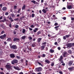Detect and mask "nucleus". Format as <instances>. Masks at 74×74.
<instances>
[{
	"instance_id": "f257e3e1",
	"label": "nucleus",
	"mask_w": 74,
	"mask_h": 74,
	"mask_svg": "<svg viewBox=\"0 0 74 74\" xmlns=\"http://www.w3.org/2000/svg\"><path fill=\"white\" fill-rule=\"evenodd\" d=\"M63 57L62 56H61L60 58L58 59V60H59V62H60L61 63H64V62H63Z\"/></svg>"
},
{
	"instance_id": "f03ea898",
	"label": "nucleus",
	"mask_w": 74,
	"mask_h": 74,
	"mask_svg": "<svg viewBox=\"0 0 74 74\" xmlns=\"http://www.w3.org/2000/svg\"><path fill=\"white\" fill-rule=\"evenodd\" d=\"M5 67L6 69H10L11 68V64L9 63H7V64L6 65Z\"/></svg>"
},
{
	"instance_id": "7ed1b4c3",
	"label": "nucleus",
	"mask_w": 74,
	"mask_h": 74,
	"mask_svg": "<svg viewBox=\"0 0 74 74\" xmlns=\"http://www.w3.org/2000/svg\"><path fill=\"white\" fill-rule=\"evenodd\" d=\"M62 55L64 58H66L69 55V54L67 53V52H64L63 53Z\"/></svg>"
},
{
	"instance_id": "20e7f679",
	"label": "nucleus",
	"mask_w": 74,
	"mask_h": 74,
	"mask_svg": "<svg viewBox=\"0 0 74 74\" xmlns=\"http://www.w3.org/2000/svg\"><path fill=\"white\" fill-rule=\"evenodd\" d=\"M11 63L12 64H16V63H18V60L16 59L12 61Z\"/></svg>"
},
{
	"instance_id": "39448f33",
	"label": "nucleus",
	"mask_w": 74,
	"mask_h": 74,
	"mask_svg": "<svg viewBox=\"0 0 74 74\" xmlns=\"http://www.w3.org/2000/svg\"><path fill=\"white\" fill-rule=\"evenodd\" d=\"M10 47L12 49H17V46L16 45H13Z\"/></svg>"
},
{
	"instance_id": "423d86ee",
	"label": "nucleus",
	"mask_w": 74,
	"mask_h": 74,
	"mask_svg": "<svg viewBox=\"0 0 74 74\" xmlns=\"http://www.w3.org/2000/svg\"><path fill=\"white\" fill-rule=\"evenodd\" d=\"M36 69L37 72H40V71H41V70H42V68L41 67H39L36 68Z\"/></svg>"
},
{
	"instance_id": "0eeeda50",
	"label": "nucleus",
	"mask_w": 74,
	"mask_h": 74,
	"mask_svg": "<svg viewBox=\"0 0 74 74\" xmlns=\"http://www.w3.org/2000/svg\"><path fill=\"white\" fill-rule=\"evenodd\" d=\"M5 37H6V34H4L3 35H1L0 36V38L2 40L3 39H4V38H5Z\"/></svg>"
},
{
	"instance_id": "6e6552de",
	"label": "nucleus",
	"mask_w": 74,
	"mask_h": 74,
	"mask_svg": "<svg viewBox=\"0 0 74 74\" xmlns=\"http://www.w3.org/2000/svg\"><path fill=\"white\" fill-rule=\"evenodd\" d=\"M13 41H17V42H18V41H19L20 40L19 38H14V39L13 40Z\"/></svg>"
},
{
	"instance_id": "1a4fd4ad",
	"label": "nucleus",
	"mask_w": 74,
	"mask_h": 74,
	"mask_svg": "<svg viewBox=\"0 0 74 74\" xmlns=\"http://www.w3.org/2000/svg\"><path fill=\"white\" fill-rule=\"evenodd\" d=\"M73 63V61L71 60H70L69 62L68 63V64L69 66H71Z\"/></svg>"
},
{
	"instance_id": "9d476101",
	"label": "nucleus",
	"mask_w": 74,
	"mask_h": 74,
	"mask_svg": "<svg viewBox=\"0 0 74 74\" xmlns=\"http://www.w3.org/2000/svg\"><path fill=\"white\" fill-rule=\"evenodd\" d=\"M68 70L69 71H72L74 70V67H70L68 69Z\"/></svg>"
},
{
	"instance_id": "9b49d317",
	"label": "nucleus",
	"mask_w": 74,
	"mask_h": 74,
	"mask_svg": "<svg viewBox=\"0 0 74 74\" xmlns=\"http://www.w3.org/2000/svg\"><path fill=\"white\" fill-rule=\"evenodd\" d=\"M29 50H30L29 48L27 49H26L24 50L23 51L25 53H29Z\"/></svg>"
},
{
	"instance_id": "f8f14e48",
	"label": "nucleus",
	"mask_w": 74,
	"mask_h": 74,
	"mask_svg": "<svg viewBox=\"0 0 74 74\" xmlns=\"http://www.w3.org/2000/svg\"><path fill=\"white\" fill-rule=\"evenodd\" d=\"M10 56L11 58H14L15 56V54L13 53L10 54Z\"/></svg>"
},
{
	"instance_id": "ddd939ff",
	"label": "nucleus",
	"mask_w": 74,
	"mask_h": 74,
	"mask_svg": "<svg viewBox=\"0 0 74 74\" xmlns=\"http://www.w3.org/2000/svg\"><path fill=\"white\" fill-rule=\"evenodd\" d=\"M73 46L72 43H69L67 44V47H71Z\"/></svg>"
},
{
	"instance_id": "4468645a",
	"label": "nucleus",
	"mask_w": 74,
	"mask_h": 74,
	"mask_svg": "<svg viewBox=\"0 0 74 74\" xmlns=\"http://www.w3.org/2000/svg\"><path fill=\"white\" fill-rule=\"evenodd\" d=\"M13 68L14 69H15L16 70H20V69H19V68L18 66H13Z\"/></svg>"
},
{
	"instance_id": "2eb2a0df",
	"label": "nucleus",
	"mask_w": 74,
	"mask_h": 74,
	"mask_svg": "<svg viewBox=\"0 0 74 74\" xmlns=\"http://www.w3.org/2000/svg\"><path fill=\"white\" fill-rule=\"evenodd\" d=\"M44 48H45V46H41L40 48V50L41 51H42L44 49Z\"/></svg>"
},
{
	"instance_id": "dca6fc26",
	"label": "nucleus",
	"mask_w": 74,
	"mask_h": 74,
	"mask_svg": "<svg viewBox=\"0 0 74 74\" xmlns=\"http://www.w3.org/2000/svg\"><path fill=\"white\" fill-rule=\"evenodd\" d=\"M38 28H35L34 30V33H36L37 32V31H38Z\"/></svg>"
},
{
	"instance_id": "f3484780",
	"label": "nucleus",
	"mask_w": 74,
	"mask_h": 74,
	"mask_svg": "<svg viewBox=\"0 0 74 74\" xmlns=\"http://www.w3.org/2000/svg\"><path fill=\"white\" fill-rule=\"evenodd\" d=\"M59 26H58L55 27L54 28L55 29L56 31H58V30H59V28H59Z\"/></svg>"
},
{
	"instance_id": "a211bd4d",
	"label": "nucleus",
	"mask_w": 74,
	"mask_h": 74,
	"mask_svg": "<svg viewBox=\"0 0 74 74\" xmlns=\"http://www.w3.org/2000/svg\"><path fill=\"white\" fill-rule=\"evenodd\" d=\"M45 62L47 63H48V64H49L50 63V61L48 60H45Z\"/></svg>"
},
{
	"instance_id": "6ab92c4d",
	"label": "nucleus",
	"mask_w": 74,
	"mask_h": 74,
	"mask_svg": "<svg viewBox=\"0 0 74 74\" xmlns=\"http://www.w3.org/2000/svg\"><path fill=\"white\" fill-rule=\"evenodd\" d=\"M26 8V5L25 4H24L23 5V7H22V10H25Z\"/></svg>"
},
{
	"instance_id": "aec40b11",
	"label": "nucleus",
	"mask_w": 74,
	"mask_h": 74,
	"mask_svg": "<svg viewBox=\"0 0 74 74\" xmlns=\"http://www.w3.org/2000/svg\"><path fill=\"white\" fill-rule=\"evenodd\" d=\"M42 12H43L44 14H46L47 10H46L45 9H43L42 10Z\"/></svg>"
},
{
	"instance_id": "412c9836",
	"label": "nucleus",
	"mask_w": 74,
	"mask_h": 74,
	"mask_svg": "<svg viewBox=\"0 0 74 74\" xmlns=\"http://www.w3.org/2000/svg\"><path fill=\"white\" fill-rule=\"evenodd\" d=\"M42 40L41 38H39L38 39V42H40Z\"/></svg>"
},
{
	"instance_id": "4be33fe9",
	"label": "nucleus",
	"mask_w": 74,
	"mask_h": 74,
	"mask_svg": "<svg viewBox=\"0 0 74 74\" xmlns=\"http://www.w3.org/2000/svg\"><path fill=\"white\" fill-rule=\"evenodd\" d=\"M6 10H7V8L6 7H3L2 8V10L4 11H6Z\"/></svg>"
},
{
	"instance_id": "5701e85b",
	"label": "nucleus",
	"mask_w": 74,
	"mask_h": 74,
	"mask_svg": "<svg viewBox=\"0 0 74 74\" xmlns=\"http://www.w3.org/2000/svg\"><path fill=\"white\" fill-rule=\"evenodd\" d=\"M26 38V37L25 36H24L21 37V38H22V40H25Z\"/></svg>"
},
{
	"instance_id": "b1692460",
	"label": "nucleus",
	"mask_w": 74,
	"mask_h": 74,
	"mask_svg": "<svg viewBox=\"0 0 74 74\" xmlns=\"http://www.w3.org/2000/svg\"><path fill=\"white\" fill-rule=\"evenodd\" d=\"M71 8H72V6H71V5H69L68 7H67L68 9H71Z\"/></svg>"
},
{
	"instance_id": "393cba45",
	"label": "nucleus",
	"mask_w": 74,
	"mask_h": 74,
	"mask_svg": "<svg viewBox=\"0 0 74 74\" xmlns=\"http://www.w3.org/2000/svg\"><path fill=\"white\" fill-rule=\"evenodd\" d=\"M12 40V39L11 38H8L7 39V41H10Z\"/></svg>"
},
{
	"instance_id": "a878e982",
	"label": "nucleus",
	"mask_w": 74,
	"mask_h": 74,
	"mask_svg": "<svg viewBox=\"0 0 74 74\" xmlns=\"http://www.w3.org/2000/svg\"><path fill=\"white\" fill-rule=\"evenodd\" d=\"M41 56V57H42V58H45V57L46 56V55L44 54H43Z\"/></svg>"
},
{
	"instance_id": "bb28decb",
	"label": "nucleus",
	"mask_w": 74,
	"mask_h": 74,
	"mask_svg": "<svg viewBox=\"0 0 74 74\" xmlns=\"http://www.w3.org/2000/svg\"><path fill=\"white\" fill-rule=\"evenodd\" d=\"M68 52L69 53V54H71L72 53V51L71 50H69L68 51Z\"/></svg>"
},
{
	"instance_id": "cd10ccee",
	"label": "nucleus",
	"mask_w": 74,
	"mask_h": 74,
	"mask_svg": "<svg viewBox=\"0 0 74 74\" xmlns=\"http://www.w3.org/2000/svg\"><path fill=\"white\" fill-rule=\"evenodd\" d=\"M50 52L51 53H53V52H54V50L52 49H50Z\"/></svg>"
},
{
	"instance_id": "c85d7f7f",
	"label": "nucleus",
	"mask_w": 74,
	"mask_h": 74,
	"mask_svg": "<svg viewBox=\"0 0 74 74\" xmlns=\"http://www.w3.org/2000/svg\"><path fill=\"white\" fill-rule=\"evenodd\" d=\"M16 57L17 59H21V56H16Z\"/></svg>"
},
{
	"instance_id": "c756f323",
	"label": "nucleus",
	"mask_w": 74,
	"mask_h": 74,
	"mask_svg": "<svg viewBox=\"0 0 74 74\" xmlns=\"http://www.w3.org/2000/svg\"><path fill=\"white\" fill-rule=\"evenodd\" d=\"M36 46V43H34L32 44V47H34Z\"/></svg>"
},
{
	"instance_id": "7c9ffc66",
	"label": "nucleus",
	"mask_w": 74,
	"mask_h": 74,
	"mask_svg": "<svg viewBox=\"0 0 74 74\" xmlns=\"http://www.w3.org/2000/svg\"><path fill=\"white\" fill-rule=\"evenodd\" d=\"M30 27H31V28H34L35 26L34 25H31L30 26Z\"/></svg>"
},
{
	"instance_id": "2f4dec72",
	"label": "nucleus",
	"mask_w": 74,
	"mask_h": 74,
	"mask_svg": "<svg viewBox=\"0 0 74 74\" xmlns=\"http://www.w3.org/2000/svg\"><path fill=\"white\" fill-rule=\"evenodd\" d=\"M23 33H25L26 32V30L25 29H23L22 30Z\"/></svg>"
},
{
	"instance_id": "473e14b6",
	"label": "nucleus",
	"mask_w": 74,
	"mask_h": 74,
	"mask_svg": "<svg viewBox=\"0 0 74 74\" xmlns=\"http://www.w3.org/2000/svg\"><path fill=\"white\" fill-rule=\"evenodd\" d=\"M31 2L32 3H34V4H35V3H36V1L35 0H33V1H31Z\"/></svg>"
},
{
	"instance_id": "72a5a7b5",
	"label": "nucleus",
	"mask_w": 74,
	"mask_h": 74,
	"mask_svg": "<svg viewBox=\"0 0 74 74\" xmlns=\"http://www.w3.org/2000/svg\"><path fill=\"white\" fill-rule=\"evenodd\" d=\"M2 53H3V51L2 50H0V56H1L3 55Z\"/></svg>"
},
{
	"instance_id": "f704fd0d",
	"label": "nucleus",
	"mask_w": 74,
	"mask_h": 74,
	"mask_svg": "<svg viewBox=\"0 0 74 74\" xmlns=\"http://www.w3.org/2000/svg\"><path fill=\"white\" fill-rule=\"evenodd\" d=\"M21 9L20 8H19L18 10V11H17V13H19L20 12H21V11H21Z\"/></svg>"
},
{
	"instance_id": "c9c22d12",
	"label": "nucleus",
	"mask_w": 74,
	"mask_h": 74,
	"mask_svg": "<svg viewBox=\"0 0 74 74\" xmlns=\"http://www.w3.org/2000/svg\"><path fill=\"white\" fill-rule=\"evenodd\" d=\"M41 32L39 31L37 33V35H39V34H41Z\"/></svg>"
},
{
	"instance_id": "e433bc0d",
	"label": "nucleus",
	"mask_w": 74,
	"mask_h": 74,
	"mask_svg": "<svg viewBox=\"0 0 74 74\" xmlns=\"http://www.w3.org/2000/svg\"><path fill=\"white\" fill-rule=\"evenodd\" d=\"M15 27L16 28V29H18V28L19 27V25H16Z\"/></svg>"
},
{
	"instance_id": "4c0bfd02",
	"label": "nucleus",
	"mask_w": 74,
	"mask_h": 74,
	"mask_svg": "<svg viewBox=\"0 0 74 74\" xmlns=\"http://www.w3.org/2000/svg\"><path fill=\"white\" fill-rule=\"evenodd\" d=\"M11 16H12V18H14V17H15V14H14L12 13L11 14Z\"/></svg>"
},
{
	"instance_id": "58836bf2",
	"label": "nucleus",
	"mask_w": 74,
	"mask_h": 74,
	"mask_svg": "<svg viewBox=\"0 0 74 74\" xmlns=\"http://www.w3.org/2000/svg\"><path fill=\"white\" fill-rule=\"evenodd\" d=\"M70 35H66L65 36L66 37V38H68V37H69L70 36Z\"/></svg>"
},
{
	"instance_id": "ea45409f",
	"label": "nucleus",
	"mask_w": 74,
	"mask_h": 74,
	"mask_svg": "<svg viewBox=\"0 0 74 74\" xmlns=\"http://www.w3.org/2000/svg\"><path fill=\"white\" fill-rule=\"evenodd\" d=\"M54 62H52L51 64V66H54Z\"/></svg>"
},
{
	"instance_id": "a19ab883",
	"label": "nucleus",
	"mask_w": 74,
	"mask_h": 74,
	"mask_svg": "<svg viewBox=\"0 0 74 74\" xmlns=\"http://www.w3.org/2000/svg\"><path fill=\"white\" fill-rule=\"evenodd\" d=\"M38 63L39 65H41V66H42V67H43V66L41 63H40L39 62H38Z\"/></svg>"
},
{
	"instance_id": "79ce46f5",
	"label": "nucleus",
	"mask_w": 74,
	"mask_h": 74,
	"mask_svg": "<svg viewBox=\"0 0 74 74\" xmlns=\"http://www.w3.org/2000/svg\"><path fill=\"white\" fill-rule=\"evenodd\" d=\"M61 41V39H60V38L58 39V42H60Z\"/></svg>"
},
{
	"instance_id": "37998d69",
	"label": "nucleus",
	"mask_w": 74,
	"mask_h": 74,
	"mask_svg": "<svg viewBox=\"0 0 74 74\" xmlns=\"http://www.w3.org/2000/svg\"><path fill=\"white\" fill-rule=\"evenodd\" d=\"M28 39H29V40H32V37L31 36H29V37H28Z\"/></svg>"
},
{
	"instance_id": "c03bdc74",
	"label": "nucleus",
	"mask_w": 74,
	"mask_h": 74,
	"mask_svg": "<svg viewBox=\"0 0 74 74\" xmlns=\"http://www.w3.org/2000/svg\"><path fill=\"white\" fill-rule=\"evenodd\" d=\"M34 15L35 14L34 13L32 14V18H34Z\"/></svg>"
},
{
	"instance_id": "a18cd8bd",
	"label": "nucleus",
	"mask_w": 74,
	"mask_h": 74,
	"mask_svg": "<svg viewBox=\"0 0 74 74\" xmlns=\"http://www.w3.org/2000/svg\"><path fill=\"white\" fill-rule=\"evenodd\" d=\"M4 31H2L1 33V34H4Z\"/></svg>"
},
{
	"instance_id": "49530a36",
	"label": "nucleus",
	"mask_w": 74,
	"mask_h": 74,
	"mask_svg": "<svg viewBox=\"0 0 74 74\" xmlns=\"http://www.w3.org/2000/svg\"><path fill=\"white\" fill-rule=\"evenodd\" d=\"M58 24L57 23H55L54 25L55 26H58Z\"/></svg>"
},
{
	"instance_id": "de8ad7c7",
	"label": "nucleus",
	"mask_w": 74,
	"mask_h": 74,
	"mask_svg": "<svg viewBox=\"0 0 74 74\" xmlns=\"http://www.w3.org/2000/svg\"><path fill=\"white\" fill-rule=\"evenodd\" d=\"M35 4H36V5H37V4H38V5H39V3L36 1V2H35Z\"/></svg>"
},
{
	"instance_id": "09e8293b",
	"label": "nucleus",
	"mask_w": 74,
	"mask_h": 74,
	"mask_svg": "<svg viewBox=\"0 0 74 74\" xmlns=\"http://www.w3.org/2000/svg\"><path fill=\"white\" fill-rule=\"evenodd\" d=\"M9 14V13L8 12H6L5 14V15H8Z\"/></svg>"
},
{
	"instance_id": "8fccbe9b",
	"label": "nucleus",
	"mask_w": 74,
	"mask_h": 74,
	"mask_svg": "<svg viewBox=\"0 0 74 74\" xmlns=\"http://www.w3.org/2000/svg\"><path fill=\"white\" fill-rule=\"evenodd\" d=\"M54 44L55 45H56L57 46V45H58V42H55L54 43Z\"/></svg>"
},
{
	"instance_id": "3c124183",
	"label": "nucleus",
	"mask_w": 74,
	"mask_h": 74,
	"mask_svg": "<svg viewBox=\"0 0 74 74\" xmlns=\"http://www.w3.org/2000/svg\"><path fill=\"white\" fill-rule=\"evenodd\" d=\"M66 37L65 36H63V40H66Z\"/></svg>"
},
{
	"instance_id": "603ef678",
	"label": "nucleus",
	"mask_w": 74,
	"mask_h": 74,
	"mask_svg": "<svg viewBox=\"0 0 74 74\" xmlns=\"http://www.w3.org/2000/svg\"><path fill=\"white\" fill-rule=\"evenodd\" d=\"M47 44L46 42H43L42 43V44H43V45H45V44Z\"/></svg>"
},
{
	"instance_id": "864d4df0",
	"label": "nucleus",
	"mask_w": 74,
	"mask_h": 74,
	"mask_svg": "<svg viewBox=\"0 0 74 74\" xmlns=\"http://www.w3.org/2000/svg\"><path fill=\"white\" fill-rule=\"evenodd\" d=\"M7 4H8V5H10L11 4V2H8Z\"/></svg>"
},
{
	"instance_id": "5fc2aeb1",
	"label": "nucleus",
	"mask_w": 74,
	"mask_h": 74,
	"mask_svg": "<svg viewBox=\"0 0 74 74\" xmlns=\"http://www.w3.org/2000/svg\"><path fill=\"white\" fill-rule=\"evenodd\" d=\"M17 7V6L16 5H15L14 6V9H16Z\"/></svg>"
},
{
	"instance_id": "6e6d98bb",
	"label": "nucleus",
	"mask_w": 74,
	"mask_h": 74,
	"mask_svg": "<svg viewBox=\"0 0 74 74\" xmlns=\"http://www.w3.org/2000/svg\"><path fill=\"white\" fill-rule=\"evenodd\" d=\"M14 21H18V20H19V18H17L16 19H14Z\"/></svg>"
},
{
	"instance_id": "4d7b16f0",
	"label": "nucleus",
	"mask_w": 74,
	"mask_h": 74,
	"mask_svg": "<svg viewBox=\"0 0 74 74\" xmlns=\"http://www.w3.org/2000/svg\"><path fill=\"white\" fill-rule=\"evenodd\" d=\"M58 50H60V49H61V48H60V47H58Z\"/></svg>"
},
{
	"instance_id": "13d9d810",
	"label": "nucleus",
	"mask_w": 74,
	"mask_h": 74,
	"mask_svg": "<svg viewBox=\"0 0 74 74\" xmlns=\"http://www.w3.org/2000/svg\"><path fill=\"white\" fill-rule=\"evenodd\" d=\"M29 30H30L31 31H32V30H33V29L30 28H29Z\"/></svg>"
},
{
	"instance_id": "bf43d9fd",
	"label": "nucleus",
	"mask_w": 74,
	"mask_h": 74,
	"mask_svg": "<svg viewBox=\"0 0 74 74\" xmlns=\"http://www.w3.org/2000/svg\"><path fill=\"white\" fill-rule=\"evenodd\" d=\"M62 19H64V20H66V18L64 17L63 18H62Z\"/></svg>"
},
{
	"instance_id": "052dcab7",
	"label": "nucleus",
	"mask_w": 74,
	"mask_h": 74,
	"mask_svg": "<svg viewBox=\"0 0 74 74\" xmlns=\"http://www.w3.org/2000/svg\"><path fill=\"white\" fill-rule=\"evenodd\" d=\"M14 34L15 35L16 34V32H15V31H14Z\"/></svg>"
},
{
	"instance_id": "680f3d73",
	"label": "nucleus",
	"mask_w": 74,
	"mask_h": 74,
	"mask_svg": "<svg viewBox=\"0 0 74 74\" xmlns=\"http://www.w3.org/2000/svg\"><path fill=\"white\" fill-rule=\"evenodd\" d=\"M59 73L60 74H63V72L62 71H60Z\"/></svg>"
},
{
	"instance_id": "e2e57ef3",
	"label": "nucleus",
	"mask_w": 74,
	"mask_h": 74,
	"mask_svg": "<svg viewBox=\"0 0 74 74\" xmlns=\"http://www.w3.org/2000/svg\"><path fill=\"white\" fill-rule=\"evenodd\" d=\"M1 74H4V73L3 72H0Z\"/></svg>"
},
{
	"instance_id": "0e129e2a",
	"label": "nucleus",
	"mask_w": 74,
	"mask_h": 74,
	"mask_svg": "<svg viewBox=\"0 0 74 74\" xmlns=\"http://www.w3.org/2000/svg\"><path fill=\"white\" fill-rule=\"evenodd\" d=\"M3 7V4H0V7Z\"/></svg>"
},
{
	"instance_id": "69168bd1",
	"label": "nucleus",
	"mask_w": 74,
	"mask_h": 74,
	"mask_svg": "<svg viewBox=\"0 0 74 74\" xmlns=\"http://www.w3.org/2000/svg\"><path fill=\"white\" fill-rule=\"evenodd\" d=\"M47 23L48 24H51V22L50 21L47 22Z\"/></svg>"
},
{
	"instance_id": "338daca9",
	"label": "nucleus",
	"mask_w": 74,
	"mask_h": 74,
	"mask_svg": "<svg viewBox=\"0 0 74 74\" xmlns=\"http://www.w3.org/2000/svg\"><path fill=\"white\" fill-rule=\"evenodd\" d=\"M4 45H6V44H7V43L5 41L4 42Z\"/></svg>"
},
{
	"instance_id": "774afa93",
	"label": "nucleus",
	"mask_w": 74,
	"mask_h": 74,
	"mask_svg": "<svg viewBox=\"0 0 74 74\" xmlns=\"http://www.w3.org/2000/svg\"><path fill=\"white\" fill-rule=\"evenodd\" d=\"M71 20H72V21H73V20H74V18H71Z\"/></svg>"
}]
</instances>
